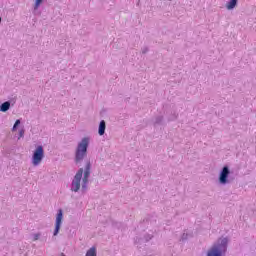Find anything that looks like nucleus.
I'll return each instance as SVG.
<instances>
[{
	"label": "nucleus",
	"instance_id": "obj_1",
	"mask_svg": "<svg viewBox=\"0 0 256 256\" xmlns=\"http://www.w3.org/2000/svg\"><path fill=\"white\" fill-rule=\"evenodd\" d=\"M91 143V138L84 137L78 143L75 151L74 161L76 165H81L83 163V159L87 157V149H89V144Z\"/></svg>",
	"mask_w": 256,
	"mask_h": 256
},
{
	"label": "nucleus",
	"instance_id": "obj_2",
	"mask_svg": "<svg viewBox=\"0 0 256 256\" xmlns=\"http://www.w3.org/2000/svg\"><path fill=\"white\" fill-rule=\"evenodd\" d=\"M229 240L227 238H222L213 244V246L207 251L206 256H223L227 253V244Z\"/></svg>",
	"mask_w": 256,
	"mask_h": 256
},
{
	"label": "nucleus",
	"instance_id": "obj_3",
	"mask_svg": "<svg viewBox=\"0 0 256 256\" xmlns=\"http://www.w3.org/2000/svg\"><path fill=\"white\" fill-rule=\"evenodd\" d=\"M45 158V150L41 145L37 146L32 155V165L37 167L41 165V161Z\"/></svg>",
	"mask_w": 256,
	"mask_h": 256
},
{
	"label": "nucleus",
	"instance_id": "obj_4",
	"mask_svg": "<svg viewBox=\"0 0 256 256\" xmlns=\"http://www.w3.org/2000/svg\"><path fill=\"white\" fill-rule=\"evenodd\" d=\"M83 173L84 175L82 178V193H85L87 191V185H89V177H91V161H86Z\"/></svg>",
	"mask_w": 256,
	"mask_h": 256
},
{
	"label": "nucleus",
	"instance_id": "obj_5",
	"mask_svg": "<svg viewBox=\"0 0 256 256\" xmlns=\"http://www.w3.org/2000/svg\"><path fill=\"white\" fill-rule=\"evenodd\" d=\"M81 179H83V168L78 169L71 183V191L77 193L81 189Z\"/></svg>",
	"mask_w": 256,
	"mask_h": 256
},
{
	"label": "nucleus",
	"instance_id": "obj_6",
	"mask_svg": "<svg viewBox=\"0 0 256 256\" xmlns=\"http://www.w3.org/2000/svg\"><path fill=\"white\" fill-rule=\"evenodd\" d=\"M229 175H231V170L229 169V166L227 165L223 166L218 178L220 185L229 184Z\"/></svg>",
	"mask_w": 256,
	"mask_h": 256
},
{
	"label": "nucleus",
	"instance_id": "obj_7",
	"mask_svg": "<svg viewBox=\"0 0 256 256\" xmlns=\"http://www.w3.org/2000/svg\"><path fill=\"white\" fill-rule=\"evenodd\" d=\"M63 223V210L59 209L56 215L55 229H54V237L59 235V231H61V225Z\"/></svg>",
	"mask_w": 256,
	"mask_h": 256
},
{
	"label": "nucleus",
	"instance_id": "obj_8",
	"mask_svg": "<svg viewBox=\"0 0 256 256\" xmlns=\"http://www.w3.org/2000/svg\"><path fill=\"white\" fill-rule=\"evenodd\" d=\"M105 129H107V124H106L105 120H101L100 124H99V128H98V134L100 136L105 135Z\"/></svg>",
	"mask_w": 256,
	"mask_h": 256
},
{
	"label": "nucleus",
	"instance_id": "obj_9",
	"mask_svg": "<svg viewBox=\"0 0 256 256\" xmlns=\"http://www.w3.org/2000/svg\"><path fill=\"white\" fill-rule=\"evenodd\" d=\"M9 109H11V102L10 101H6V102H4L0 105V111L2 113H7V111H9Z\"/></svg>",
	"mask_w": 256,
	"mask_h": 256
},
{
	"label": "nucleus",
	"instance_id": "obj_10",
	"mask_svg": "<svg viewBox=\"0 0 256 256\" xmlns=\"http://www.w3.org/2000/svg\"><path fill=\"white\" fill-rule=\"evenodd\" d=\"M237 2V0H230L226 4V9H228V11H232V9H235V7H237Z\"/></svg>",
	"mask_w": 256,
	"mask_h": 256
},
{
	"label": "nucleus",
	"instance_id": "obj_11",
	"mask_svg": "<svg viewBox=\"0 0 256 256\" xmlns=\"http://www.w3.org/2000/svg\"><path fill=\"white\" fill-rule=\"evenodd\" d=\"M153 239V235L145 234L143 239L138 240V243H147Z\"/></svg>",
	"mask_w": 256,
	"mask_h": 256
},
{
	"label": "nucleus",
	"instance_id": "obj_12",
	"mask_svg": "<svg viewBox=\"0 0 256 256\" xmlns=\"http://www.w3.org/2000/svg\"><path fill=\"white\" fill-rule=\"evenodd\" d=\"M85 256H97V248L95 246L91 247Z\"/></svg>",
	"mask_w": 256,
	"mask_h": 256
},
{
	"label": "nucleus",
	"instance_id": "obj_13",
	"mask_svg": "<svg viewBox=\"0 0 256 256\" xmlns=\"http://www.w3.org/2000/svg\"><path fill=\"white\" fill-rule=\"evenodd\" d=\"M163 123V116H157L154 120V125H161Z\"/></svg>",
	"mask_w": 256,
	"mask_h": 256
},
{
	"label": "nucleus",
	"instance_id": "obj_14",
	"mask_svg": "<svg viewBox=\"0 0 256 256\" xmlns=\"http://www.w3.org/2000/svg\"><path fill=\"white\" fill-rule=\"evenodd\" d=\"M20 125H21V120L20 119L16 120L12 127V131L13 132L17 131V127H19Z\"/></svg>",
	"mask_w": 256,
	"mask_h": 256
},
{
	"label": "nucleus",
	"instance_id": "obj_15",
	"mask_svg": "<svg viewBox=\"0 0 256 256\" xmlns=\"http://www.w3.org/2000/svg\"><path fill=\"white\" fill-rule=\"evenodd\" d=\"M43 3V0H36L35 5H34V9L37 10L39 9V5H41Z\"/></svg>",
	"mask_w": 256,
	"mask_h": 256
},
{
	"label": "nucleus",
	"instance_id": "obj_16",
	"mask_svg": "<svg viewBox=\"0 0 256 256\" xmlns=\"http://www.w3.org/2000/svg\"><path fill=\"white\" fill-rule=\"evenodd\" d=\"M189 239V234L188 233H183L181 236L180 241H187Z\"/></svg>",
	"mask_w": 256,
	"mask_h": 256
},
{
	"label": "nucleus",
	"instance_id": "obj_17",
	"mask_svg": "<svg viewBox=\"0 0 256 256\" xmlns=\"http://www.w3.org/2000/svg\"><path fill=\"white\" fill-rule=\"evenodd\" d=\"M32 237H33V241H39V237H41V234L40 233L33 234Z\"/></svg>",
	"mask_w": 256,
	"mask_h": 256
},
{
	"label": "nucleus",
	"instance_id": "obj_18",
	"mask_svg": "<svg viewBox=\"0 0 256 256\" xmlns=\"http://www.w3.org/2000/svg\"><path fill=\"white\" fill-rule=\"evenodd\" d=\"M146 53H149V47L144 46V47L142 48V55H145Z\"/></svg>",
	"mask_w": 256,
	"mask_h": 256
},
{
	"label": "nucleus",
	"instance_id": "obj_19",
	"mask_svg": "<svg viewBox=\"0 0 256 256\" xmlns=\"http://www.w3.org/2000/svg\"><path fill=\"white\" fill-rule=\"evenodd\" d=\"M24 135H25V129H21L19 131V137H24Z\"/></svg>",
	"mask_w": 256,
	"mask_h": 256
}]
</instances>
